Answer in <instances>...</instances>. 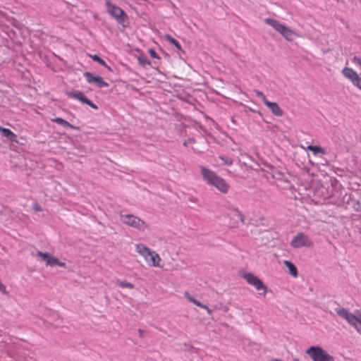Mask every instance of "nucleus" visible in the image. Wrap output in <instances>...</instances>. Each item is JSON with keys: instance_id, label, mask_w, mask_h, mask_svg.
Listing matches in <instances>:
<instances>
[{"instance_id": "16", "label": "nucleus", "mask_w": 361, "mask_h": 361, "mask_svg": "<svg viewBox=\"0 0 361 361\" xmlns=\"http://www.w3.org/2000/svg\"><path fill=\"white\" fill-rule=\"evenodd\" d=\"M284 265L288 269L289 274L294 277L298 276V270L296 267L290 261L285 260L283 262Z\"/></svg>"}, {"instance_id": "25", "label": "nucleus", "mask_w": 361, "mask_h": 361, "mask_svg": "<svg viewBox=\"0 0 361 361\" xmlns=\"http://www.w3.org/2000/svg\"><path fill=\"white\" fill-rule=\"evenodd\" d=\"M351 61L355 66H357L360 68H361V56H357V55L354 56L353 57V59H351Z\"/></svg>"}, {"instance_id": "6", "label": "nucleus", "mask_w": 361, "mask_h": 361, "mask_svg": "<svg viewBox=\"0 0 361 361\" xmlns=\"http://www.w3.org/2000/svg\"><path fill=\"white\" fill-rule=\"evenodd\" d=\"M312 361H334L330 354L319 345H312L305 351Z\"/></svg>"}, {"instance_id": "12", "label": "nucleus", "mask_w": 361, "mask_h": 361, "mask_svg": "<svg viewBox=\"0 0 361 361\" xmlns=\"http://www.w3.org/2000/svg\"><path fill=\"white\" fill-rule=\"evenodd\" d=\"M84 76L88 83L94 84L98 87H109L108 82L99 75H94L92 73L85 72Z\"/></svg>"}, {"instance_id": "9", "label": "nucleus", "mask_w": 361, "mask_h": 361, "mask_svg": "<svg viewBox=\"0 0 361 361\" xmlns=\"http://www.w3.org/2000/svg\"><path fill=\"white\" fill-rule=\"evenodd\" d=\"M343 75L350 80L358 90H361V77L352 68L345 67L341 71Z\"/></svg>"}, {"instance_id": "34", "label": "nucleus", "mask_w": 361, "mask_h": 361, "mask_svg": "<svg viewBox=\"0 0 361 361\" xmlns=\"http://www.w3.org/2000/svg\"><path fill=\"white\" fill-rule=\"evenodd\" d=\"M294 361H300L298 359H294Z\"/></svg>"}, {"instance_id": "18", "label": "nucleus", "mask_w": 361, "mask_h": 361, "mask_svg": "<svg viewBox=\"0 0 361 361\" xmlns=\"http://www.w3.org/2000/svg\"><path fill=\"white\" fill-rule=\"evenodd\" d=\"M184 296L188 299V300L194 305H197V307H200L201 308L204 309L206 307V305L202 304L197 300L195 299L192 296H191L188 292L184 293Z\"/></svg>"}, {"instance_id": "10", "label": "nucleus", "mask_w": 361, "mask_h": 361, "mask_svg": "<svg viewBox=\"0 0 361 361\" xmlns=\"http://www.w3.org/2000/svg\"><path fill=\"white\" fill-rule=\"evenodd\" d=\"M290 244L294 248H299L301 247H310L312 245V242L307 235L300 232L291 240Z\"/></svg>"}, {"instance_id": "15", "label": "nucleus", "mask_w": 361, "mask_h": 361, "mask_svg": "<svg viewBox=\"0 0 361 361\" xmlns=\"http://www.w3.org/2000/svg\"><path fill=\"white\" fill-rule=\"evenodd\" d=\"M1 134L4 137L8 138L11 142H17V135L10 129L4 128L1 129Z\"/></svg>"}, {"instance_id": "8", "label": "nucleus", "mask_w": 361, "mask_h": 361, "mask_svg": "<svg viewBox=\"0 0 361 361\" xmlns=\"http://www.w3.org/2000/svg\"><path fill=\"white\" fill-rule=\"evenodd\" d=\"M244 279L250 284L254 286L257 290H263V293H259V295H265L267 292V286L264 284V283L260 280L257 276L254 275L252 273H245L243 275Z\"/></svg>"}, {"instance_id": "27", "label": "nucleus", "mask_w": 361, "mask_h": 361, "mask_svg": "<svg viewBox=\"0 0 361 361\" xmlns=\"http://www.w3.org/2000/svg\"><path fill=\"white\" fill-rule=\"evenodd\" d=\"M235 215L237 216L238 219L242 222H244V216L240 212H239L238 209L235 210Z\"/></svg>"}, {"instance_id": "33", "label": "nucleus", "mask_w": 361, "mask_h": 361, "mask_svg": "<svg viewBox=\"0 0 361 361\" xmlns=\"http://www.w3.org/2000/svg\"><path fill=\"white\" fill-rule=\"evenodd\" d=\"M139 333H140V336H142L143 331H142V330H141V329H140V330H139Z\"/></svg>"}, {"instance_id": "23", "label": "nucleus", "mask_w": 361, "mask_h": 361, "mask_svg": "<svg viewBox=\"0 0 361 361\" xmlns=\"http://www.w3.org/2000/svg\"><path fill=\"white\" fill-rule=\"evenodd\" d=\"M117 284L121 288H127L130 289L134 288V285L133 283L127 282L126 281H118Z\"/></svg>"}, {"instance_id": "13", "label": "nucleus", "mask_w": 361, "mask_h": 361, "mask_svg": "<svg viewBox=\"0 0 361 361\" xmlns=\"http://www.w3.org/2000/svg\"><path fill=\"white\" fill-rule=\"evenodd\" d=\"M37 255L44 261H46L47 265L53 267L55 265H58L61 267H65V263L60 262L57 258L51 256L49 253L42 252L39 251L37 252Z\"/></svg>"}, {"instance_id": "19", "label": "nucleus", "mask_w": 361, "mask_h": 361, "mask_svg": "<svg viewBox=\"0 0 361 361\" xmlns=\"http://www.w3.org/2000/svg\"><path fill=\"white\" fill-rule=\"evenodd\" d=\"M90 57L92 58V59L94 61H96V62L99 63L100 65H102V66L106 68L109 70H111V68L106 64V63L104 61V60H103L102 58H100L98 55H97V54L90 55Z\"/></svg>"}, {"instance_id": "20", "label": "nucleus", "mask_w": 361, "mask_h": 361, "mask_svg": "<svg viewBox=\"0 0 361 361\" xmlns=\"http://www.w3.org/2000/svg\"><path fill=\"white\" fill-rule=\"evenodd\" d=\"M137 60L139 64L144 68L151 64L150 61L145 56H138Z\"/></svg>"}, {"instance_id": "4", "label": "nucleus", "mask_w": 361, "mask_h": 361, "mask_svg": "<svg viewBox=\"0 0 361 361\" xmlns=\"http://www.w3.org/2000/svg\"><path fill=\"white\" fill-rule=\"evenodd\" d=\"M336 312L338 316L344 319L348 323L353 326L357 332H361V314L359 317L349 312L344 307H336L335 309Z\"/></svg>"}, {"instance_id": "7", "label": "nucleus", "mask_w": 361, "mask_h": 361, "mask_svg": "<svg viewBox=\"0 0 361 361\" xmlns=\"http://www.w3.org/2000/svg\"><path fill=\"white\" fill-rule=\"evenodd\" d=\"M121 221L126 225L145 231L148 228V225L141 219L133 214H121Z\"/></svg>"}, {"instance_id": "26", "label": "nucleus", "mask_w": 361, "mask_h": 361, "mask_svg": "<svg viewBox=\"0 0 361 361\" xmlns=\"http://www.w3.org/2000/svg\"><path fill=\"white\" fill-rule=\"evenodd\" d=\"M255 94H256V96H257L258 97L261 98L262 100L263 101L264 104H265L266 101H268L266 98V96L264 94V93L259 90H255L254 91Z\"/></svg>"}, {"instance_id": "30", "label": "nucleus", "mask_w": 361, "mask_h": 361, "mask_svg": "<svg viewBox=\"0 0 361 361\" xmlns=\"http://www.w3.org/2000/svg\"><path fill=\"white\" fill-rule=\"evenodd\" d=\"M32 209L36 212L42 211V207H40V205L39 204H37L36 202L33 204Z\"/></svg>"}, {"instance_id": "24", "label": "nucleus", "mask_w": 361, "mask_h": 361, "mask_svg": "<svg viewBox=\"0 0 361 361\" xmlns=\"http://www.w3.org/2000/svg\"><path fill=\"white\" fill-rule=\"evenodd\" d=\"M219 159L223 161L224 164L231 166L233 164V159L228 157L220 156Z\"/></svg>"}, {"instance_id": "11", "label": "nucleus", "mask_w": 361, "mask_h": 361, "mask_svg": "<svg viewBox=\"0 0 361 361\" xmlns=\"http://www.w3.org/2000/svg\"><path fill=\"white\" fill-rule=\"evenodd\" d=\"M66 94L70 97L78 99L84 104H86L94 109H98V106L88 98H87L81 91H67Z\"/></svg>"}, {"instance_id": "5", "label": "nucleus", "mask_w": 361, "mask_h": 361, "mask_svg": "<svg viewBox=\"0 0 361 361\" xmlns=\"http://www.w3.org/2000/svg\"><path fill=\"white\" fill-rule=\"evenodd\" d=\"M264 21L266 24L270 25L276 32L280 33L286 40H288V41L293 40L295 32L291 29L286 27L285 25L281 23L279 21H278L274 18H267L264 20Z\"/></svg>"}, {"instance_id": "32", "label": "nucleus", "mask_w": 361, "mask_h": 361, "mask_svg": "<svg viewBox=\"0 0 361 361\" xmlns=\"http://www.w3.org/2000/svg\"><path fill=\"white\" fill-rule=\"evenodd\" d=\"M312 147H313V145H308V146L307 147V149H308V150H310V151H311V152H312Z\"/></svg>"}, {"instance_id": "1", "label": "nucleus", "mask_w": 361, "mask_h": 361, "mask_svg": "<svg viewBox=\"0 0 361 361\" xmlns=\"http://www.w3.org/2000/svg\"><path fill=\"white\" fill-rule=\"evenodd\" d=\"M200 170L204 180L209 185L215 187L223 193H226L228 191L230 186L224 178L204 166H201Z\"/></svg>"}, {"instance_id": "17", "label": "nucleus", "mask_w": 361, "mask_h": 361, "mask_svg": "<svg viewBox=\"0 0 361 361\" xmlns=\"http://www.w3.org/2000/svg\"><path fill=\"white\" fill-rule=\"evenodd\" d=\"M51 121L57 124L62 126L63 128H70L72 129L75 128V127L72 124H71L70 123H68L67 121L64 120L62 118L56 117L54 118H52Z\"/></svg>"}, {"instance_id": "22", "label": "nucleus", "mask_w": 361, "mask_h": 361, "mask_svg": "<svg viewBox=\"0 0 361 361\" xmlns=\"http://www.w3.org/2000/svg\"><path fill=\"white\" fill-rule=\"evenodd\" d=\"M312 152L314 155H317V154H325V150L322 147H320V146L313 145Z\"/></svg>"}, {"instance_id": "28", "label": "nucleus", "mask_w": 361, "mask_h": 361, "mask_svg": "<svg viewBox=\"0 0 361 361\" xmlns=\"http://www.w3.org/2000/svg\"><path fill=\"white\" fill-rule=\"evenodd\" d=\"M149 54L150 56L153 59H159V58L158 54L155 51V50H154L153 49H150L149 50Z\"/></svg>"}, {"instance_id": "3", "label": "nucleus", "mask_w": 361, "mask_h": 361, "mask_svg": "<svg viewBox=\"0 0 361 361\" xmlns=\"http://www.w3.org/2000/svg\"><path fill=\"white\" fill-rule=\"evenodd\" d=\"M105 6L107 13L114 18L116 21L123 27L128 23V17L124 11L120 7L111 3L110 0H105Z\"/></svg>"}, {"instance_id": "31", "label": "nucleus", "mask_w": 361, "mask_h": 361, "mask_svg": "<svg viewBox=\"0 0 361 361\" xmlns=\"http://www.w3.org/2000/svg\"><path fill=\"white\" fill-rule=\"evenodd\" d=\"M204 310H207V312H208V314H212V310H211V309H209V308L208 307V306H207V305H206V307L204 308Z\"/></svg>"}, {"instance_id": "29", "label": "nucleus", "mask_w": 361, "mask_h": 361, "mask_svg": "<svg viewBox=\"0 0 361 361\" xmlns=\"http://www.w3.org/2000/svg\"><path fill=\"white\" fill-rule=\"evenodd\" d=\"M0 291L3 293V294H7L8 292L6 291V288L4 284H3L1 283V281H0Z\"/></svg>"}, {"instance_id": "21", "label": "nucleus", "mask_w": 361, "mask_h": 361, "mask_svg": "<svg viewBox=\"0 0 361 361\" xmlns=\"http://www.w3.org/2000/svg\"><path fill=\"white\" fill-rule=\"evenodd\" d=\"M166 39L171 43L173 45H174L177 49L178 50H181L182 49V47H181V45L174 38H173L171 35H166Z\"/></svg>"}, {"instance_id": "14", "label": "nucleus", "mask_w": 361, "mask_h": 361, "mask_svg": "<svg viewBox=\"0 0 361 361\" xmlns=\"http://www.w3.org/2000/svg\"><path fill=\"white\" fill-rule=\"evenodd\" d=\"M271 111V112L276 116H282L283 114V110L281 109V107L279 106V104L276 102H272L266 101L264 104Z\"/></svg>"}, {"instance_id": "2", "label": "nucleus", "mask_w": 361, "mask_h": 361, "mask_svg": "<svg viewBox=\"0 0 361 361\" xmlns=\"http://www.w3.org/2000/svg\"><path fill=\"white\" fill-rule=\"evenodd\" d=\"M135 250L145 259L149 266L154 267H160L159 263L161 259L159 254L155 251L150 250L148 247L142 243L135 245Z\"/></svg>"}]
</instances>
